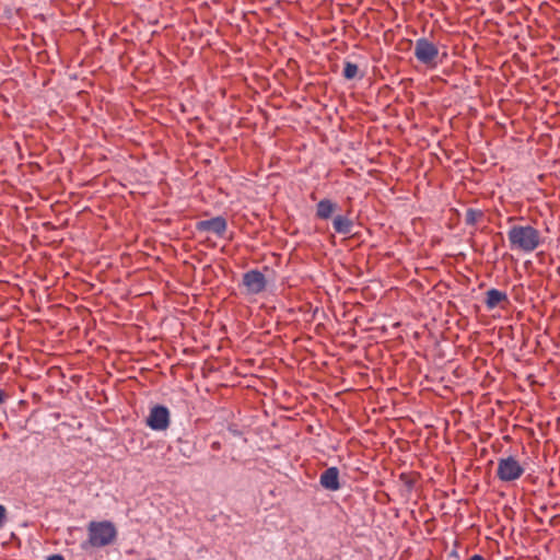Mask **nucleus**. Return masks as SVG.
Listing matches in <instances>:
<instances>
[{
    "instance_id": "nucleus-6",
    "label": "nucleus",
    "mask_w": 560,
    "mask_h": 560,
    "mask_svg": "<svg viewBox=\"0 0 560 560\" xmlns=\"http://www.w3.org/2000/svg\"><path fill=\"white\" fill-rule=\"evenodd\" d=\"M171 423V413L166 406L154 405L145 419V424L153 431H165Z\"/></svg>"
},
{
    "instance_id": "nucleus-4",
    "label": "nucleus",
    "mask_w": 560,
    "mask_h": 560,
    "mask_svg": "<svg viewBox=\"0 0 560 560\" xmlns=\"http://www.w3.org/2000/svg\"><path fill=\"white\" fill-rule=\"evenodd\" d=\"M413 54L416 59L429 69H435L440 63L438 45L427 37L416 40Z\"/></svg>"
},
{
    "instance_id": "nucleus-5",
    "label": "nucleus",
    "mask_w": 560,
    "mask_h": 560,
    "mask_svg": "<svg viewBox=\"0 0 560 560\" xmlns=\"http://www.w3.org/2000/svg\"><path fill=\"white\" fill-rule=\"evenodd\" d=\"M524 474V467L514 456L502 457L498 460L497 477L499 480L510 482Z\"/></svg>"
},
{
    "instance_id": "nucleus-19",
    "label": "nucleus",
    "mask_w": 560,
    "mask_h": 560,
    "mask_svg": "<svg viewBox=\"0 0 560 560\" xmlns=\"http://www.w3.org/2000/svg\"><path fill=\"white\" fill-rule=\"evenodd\" d=\"M8 398V395L3 389H0V405L3 404Z\"/></svg>"
},
{
    "instance_id": "nucleus-9",
    "label": "nucleus",
    "mask_w": 560,
    "mask_h": 560,
    "mask_svg": "<svg viewBox=\"0 0 560 560\" xmlns=\"http://www.w3.org/2000/svg\"><path fill=\"white\" fill-rule=\"evenodd\" d=\"M319 485L328 491L336 492L340 490V472L338 467L332 466L320 474Z\"/></svg>"
},
{
    "instance_id": "nucleus-8",
    "label": "nucleus",
    "mask_w": 560,
    "mask_h": 560,
    "mask_svg": "<svg viewBox=\"0 0 560 560\" xmlns=\"http://www.w3.org/2000/svg\"><path fill=\"white\" fill-rule=\"evenodd\" d=\"M485 305L489 311L495 307L505 310L510 305V300L504 291L491 288L486 292Z\"/></svg>"
},
{
    "instance_id": "nucleus-2",
    "label": "nucleus",
    "mask_w": 560,
    "mask_h": 560,
    "mask_svg": "<svg viewBox=\"0 0 560 560\" xmlns=\"http://www.w3.org/2000/svg\"><path fill=\"white\" fill-rule=\"evenodd\" d=\"M89 537L85 544L102 548L113 542L117 535L114 524L109 521H92L88 525Z\"/></svg>"
},
{
    "instance_id": "nucleus-18",
    "label": "nucleus",
    "mask_w": 560,
    "mask_h": 560,
    "mask_svg": "<svg viewBox=\"0 0 560 560\" xmlns=\"http://www.w3.org/2000/svg\"><path fill=\"white\" fill-rule=\"evenodd\" d=\"M222 448V444L220 441H213L211 443V450L213 451H220Z\"/></svg>"
},
{
    "instance_id": "nucleus-12",
    "label": "nucleus",
    "mask_w": 560,
    "mask_h": 560,
    "mask_svg": "<svg viewBox=\"0 0 560 560\" xmlns=\"http://www.w3.org/2000/svg\"><path fill=\"white\" fill-rule=\"evenodd\" d=\"M485 211L477 208H468L465 214V224L477 229L478 224L485 220Z\"/></svg>"
},
{
    "instance_id": "nucleus-10",
    "label": "nucleus",
    "mask_w": 560,
    "mask_h": 560,
    "mask_svg": "<svg viewBox=\"0 0 560 560\" xmlns=\"http://www.w3.org/2000/svg\"><path fill=\"white\" fill-rule=\"evenodd\" d=\"M347 214H338L332 220L334 231L338 234L349 235L351 234L354 223L353 220Z\"/></svg>"
},
{
    "instance_id": "nucleus-15",
    "label": "nucleus",
    "mask_w": 560,
    "mask_h": 560,
    "mask_svg": "<svg viewBox=\"0 0 560 560\" xmlns=\"http://www.w3.org/2000/svg\"><path fill=\"white\" fill-rule=\"evenodd\" d=\"M5 520V508L0 504V528L2 527Z\"/></svg>"
},
{
    "instance_id": "nucleus-20",
    "label": "nucleus",
    "mask_w": 560,
    "mask_h": 560,
    "mask_svg": "<svg viewBox=\"0 0 560 560\" xmlns=\"http://www.w3.org/2000/svg\"><path fill=\"white\" fill-rule=\"evenodd\" d=\"M468 560H486L481 555H474Z\"/></svg>"
},
{
    "instance_id": "nucleus-1",
    "label": "nucleus",
    "mask_w": 560,
    "mask_h": 560,
    "mask_svg": "<svg viewBox=\"0 0 560 560\" xmlns=\"http://www.w3.org/2000/svg\"><path fill=\"white\" fill-rule=\"evenodd\" d=\"M510 248L512 250L532 253L542 243L540 232L529 225H512L508 231Z\"/></svg>"
},
{
    "instance_id": "nucleus-3",
    "label": "nucleus",
    "mask_w": 560,
    "mask_h": 560,
    "mask_svg": "<svg viewBox=\"0 0 560 560\" xmlns=\"http://www.w3.org/2000/svg\"><path fill=\"white\" fill-rule=\"evenodd\" d=\"M276 279V272L268 266L262 267V271L258 269H252L243 275L242 283L246 289L247 294L257 295L262 293L267 289L269 280Z\"/></svg>"
},
{
    "instance_id": "nucleus-14",
    "label": "nucleus",
    "mask_w": 560,
    "mask_h": 560,
    "mask_svg": "<svg viewBox=\"0 0 560 560\" xmlns=\"http://www.w3.org/2000/svg\"><path fill=\"white\" fill-rule=\"evenodd\" d=\"M358 73H359L358 65L350 62V61L345 62L342 75L346 80L355 79L358 77Z\"/></svg>"
},
{
    "instance_id": "nucleus-24",
    "label": "nucleus",
    "mask_w": 560,
    "mask_h": 560,
    "mask_svg": "<svg viewBox=\"0 0 560 560\" xmlns=\"http://www.w3.org/2000/svg\"><path fill=\"white\" fill-rule=\"evenodd\" d=\"M145 560H156L154 557L147 558Z\"/></svg>"
},
{
    "instance_id": "nucleus-17",
    "label": "nucleus",
    "mask_w": 560,
    "mask_h": 560,
    "mask_svg": "<svg viewBox=\"0 0 560 560\" xmlns=\"http://www.w3.org/2000/svg\"><path fill=\"white\" fill-rule=\"evenodd\" d=\"M46 560H65V557L60 553H54L48 556Z\"/></svg>"
},
{
    "instance_id": "nucleus-16",
    "label": "nucleus",
    "mask_w": 560,
    "mask_h": 560,
    "mask_svg": "<svg viewBox=\"0 0 560 560\" xmlns=\"http://www.w3.org/2000/svg\"><path fill=\"white\" fill-rule=\"evenodd\" d=\"M229 431H230L233 435H236V436H238V435H241V434H242V432L237 429V425H235V424H231V425H229Z\"/></svg>"
},
{
    "instance_id": "nucleus-22",
    "label": "nucleus",
    "mask_w": 560,
    "mask_h": 560,
    "mask_svg": "<svg viewBox=\"0 0 560 560\" xmlns=\"http://www.w3.org/2000/svg\"><path fill=\"white\" fill-rule=\"evenodd\" d=\"M540 511L541 512H546L547 511V506L546 505L540 506Z\"/></svg>"
},
{
    "instance_id": "nucleus-21",
    "label": "nucleus",
    "mask_w": 560,
    "mask_h": 560,
    "mask_svg": "<svg viewBox=\"0 0 560 560\" xmlns=\"http://www.w3.org/2000/svg\"><path fill=\"white\" fill-rule=\"evenodd\" d=\"M128 555H138V551L135 549H129L126 551Z\"/></svg>"
},
{
    "instance_id": "nucleus-13",
    "label": "nucleus",
    "mask_w": 560,
    "mask_h": 560,
    "mask_svg": "<svg viewBox=\"0 0 560 560\" xmlns=\"http://www.w3.org/2000/svg\"><path fill=\"white\" fill-rule=\"evenodd\" d=\"M417 480L418 476L415 472H401L399 475V481L404 485L408 494L413 491Z\"/></svg>"
},
{
    "instance_id": "nucleus-23",
    "label": "nucleus",
    "mask_w": 560,
    "mask_h": 560,
    "mask_svg": "<svg viewBox=\"0 0 560 560\" xmlns=\"http://www.w3.org/2000/svg\"><path fill=\"white\" fill-rule=\"evenodd\" d=\"M311 199H312V200H315V199H316V197H315V194H314V192L311 195Z\"/></svg>"
},
{
    "instance_id": "nucleus-11",
    "label": "nucleus",
    "mask_w": 560,
    "mask_h": 560,
    "mask_svg": "<svg viewBox=\"0 0 560 560\" xmlns=\"http://www.w3.org/2000/svg\"><path fill=\"white\" fill-rule=\"evenodd\" d=\"M337 208L338 205L335 201L328 198H324L317 202L315 215L319 220H328L331 218Z\"/></svg>"
},
{
    "instance_id": "nucleus-7",
    "label": "nucleus",
    "mask_w": 560,
    "mask_h": 560,
    "mask_svg": "<svg viewBox=\"0 0 560 560\" xmlns=\"http://www.w3.org/2000/svg\"><path fill=\"white\" fill-rule=\"evenodd\" d=\"M226 229L228 222L222 215L196 222V230L198 232L213 233L218 237H222L225 234Z\"/></svg>"
}]
</instances>
